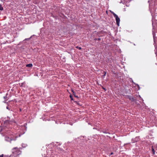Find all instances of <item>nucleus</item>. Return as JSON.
<instances>
[{
	"mask_svg": "<svg viewBox=\"0 0 157 157\" xmlns=\"http://www.w3.org/2000/svg\"><path fill=\"white\" fill-rule=\"evenodd\" d=\"M71 91L73 93H75V92L74 90H71Z\"/></svg>",
	"mask_w": 157,
	"mask_h": 157,
	"instance_id": "18",
	"label": "nucleus"
},
{
	"mask_svg": "<svg viewBox=\"0 0 157 157\" xmlns=\"http://www.w3.org/2000/svg\"><path fill=\"white\" fill-rule=\"evenodd\" d=\"M102 88L103 89H104L106 91V89L105 88H104V87H102Z\"/></svg>",
	"mask_w": 157,
	"mask_h": 157,
	"instance_id": "19",
	"label": "nucleus"
},
{
	"mask_svg": "<svg viewBox=\"0 0 157 157\" xmlns=\"http://www.w3.org/2000/svg\"><path fill=\"white\" fill-rule=\"evenodd\" d=\"M76 48L78 49L79 50H81L82 49V48L81 47H79L78 46H77L76 47Z\"/></svg>",
	"mask_w": 157,
	"mask_h": 157,
	"instance_id": "13",
	"label": "nucleus"
},
{
	"mask_svg": "<svg viewBox=\"0 0 157 157\" xmlns=\"http://www.w3.org/2000/svg\"><path fill=\"white\" fill-rule=\"evenodd\" d=\"M115 18L116 21V23L118 26H119V23L120 22V19L118 17L117 15L116 16L114 17Z\"/></svg>",
	"mask_w": 157,
	"mask_h": 157,
	"instance_id": "4",
	"label": "nucleus"
},
{
	"mask_svg": "<svg viewBox=\"0 0 157 157\" xmlns=\"http://www.w3.org/2000/svg\"><path fill=\"white\" fill-rule=\"evenodd\" d=\"M8 94H6V96H4V97H3V98H4V99H6V98H7V96L8 95Z\"/></svg>",
	"mask_w": 157,
	"mask_h": 157,
	"instance_id": "16",
	"label": "nucleus"
},
{
	"mask_svg": "<svg viewBox=\"0 0 157 157\" xmlns=\"http://www.w3.org/2000/svg\"><path fill=\"white\" fill-rule=\"evenodd\" d=\"M151 149H152V154L153 155H154L155 154V150L153 148V146H152L151 147Z\"/></svg>",
	"mask_w": 157,
	"mask_h": 157,
	"instance_id": "7",
	"label": "nucleus"
},
{
	"mask_svg": "<svg viewBox=\"0 0 157 157\" xmlns=\"http://www.w3.org/2000/svg\"><path fill=\"white\" fill-rule=\"evenodd\" d=\"M113 14V16L114 17H115L117 15L116 14L114 13L113 12H111Z\"/></svg>",
	"mask_w": 157,
	"mask_h": 157,
	"instance_id": "12",
	"label": "nucleus"
},
{
	"mask_svg": "<svg viewBox=\"0 0 157 157\" xmlns=\"http://www.w3.org/2000/svg\"><path fill=\"white\" fill-rule=\"evenodd\" d=\"M4 103H6V101H4Z\"/></svg>",
	"mask_w": 157,
	"mask_h": 157,
	"instance_id": "25",
	"label": "nucleus"
},
{
	"mask_svg": "<svg viewBox=\"0 0 157 157\" xmlns=\"http://www.w3.org/2000/svg\"><path fill=\"white\" fill-rule=\"evenodd\" d=\"M113 154V152H112L111 153V155H112Z\"/></svg>",
	"mask_w": 157,
	"mask_h": 157,
	"instance_id": "24",
	"label": "nucleus"
},
{
	"mask_svg": "<svg viewBox=\"0 0 157 157\" xmlns=\"http://www.w3.org/2000/svg\"><path fill=\"white\" fill-rule=\"evenodd\" d=\"M12 155L16 157H19L18 156L21 154V151L20 150L19 148L17 147H15L12 149Z\"/></svg>",
	"mask_w": 157,
	"mask_h": 157,
	"instance_id": "1",
	"label": "nucleus"
},
{
	"mask_svg": "<svg viewBox=\"0 0 157 157\" xmlns=\"http://www.w3.org/2000/svg\"><path fill=\"white\" fill-rule=\"evenodd\" d=\"M94 40H98V41H99L101 40L100 38H95L94 39Z\"/></svg>",
	"mask_w": 157,
	"mask_h": 157,
	"instance_id": "15",
	"label": "nucleus"
},
{
	"mask_svg": "<svg viewBox=\"0 0 157 157\" xmlns=\"http://www.w3.org/2000/svg\"><path fill=\"white\" fill-rule=\"evenodd\" d=\"M34 36V35H33V36H32L30 38H26L23 41H25V40H29L33 36Z\"/></svg>",
	"mask_w": 157,
	"mask_h": 157,
	"instance_id": "6",
	"label": "nucleus"
},
{
	"mask_svg": "<svg viewBox=\"0 0 157 157\" xmlns=\"http://www.w3.org/2000/svg\"><path fill=\"white\" fill-rule=\"evenodd\" d=\"M69 96H70V98L71 99V100H73V98L72 96H71V95H70Z\"/></svg>",
	"mask_w": 157,
	"mask_h": 157,
	"instance_id": "14",
	"label": "nucleus"
},
{
	"mask_svg": "<svg viewBox=\"0 0 157 157\" xmlns=\"http://www.w3.org/2000/svg\"><path fill=\"white\" fill-rule=\"evenodd\" d=\"M126 96L127 98H128L132 101L135 102L136 101V99L131 95H127Z\"/></svg>",
	"mask_w": 157,
	"mask_h": 157,
	"instance_id": "3",
	"label": "nucleus"
},
{
	"mask_svg": "<svg viewBox=\"0 0 157 157\" xmlns=\"http://www.w3.org/2000/svg\"><path fill=\"white\" fill-rule=\"evenodd\" d=\"M7 118H9V117H8Z\"/></svg>",
	"mask_w": 157,
	"mask_h": 157,
	"instance_id": "26",
	"label": "nucleus"
},
{
	"mask_svg": "<svg viewBox=\"0 0 157 157\" xmlns=\"http://www.w3.org/2000/svg\"><path fill=\"white\" fill-rule=\"evenodd\" d=\"M74 97L76 98H78V97L76 95H74Z\"/></svg>",
	"mask_w": 157,
	"mask_h": 157,
	"instance_id": "21",
	"label": "nucleus"
},
{
	"mask_svg": "<svg viewBox=\"0 0 157 157\" xmlns=\"http://www.w3.org/2000/svg\"><path fill=\"white\" fill-rule=\"evenodd\" d=\"M32 66L33 64L32 63H29L26 65V67H32Z\"/></svg>",
	"mask_w": 157,
	"mask_h": 157,
	"instance_id": "5",
	"label": "nucleus"
},
{
	"mask_svg": "<svg viewBox=\"0 0 157 157\" xmlns=\"http://www.w3.org/2000/svg\"><path fill=\"white\" fill-rule=\"evenodd\" d=\"M3 10V8L2 6L1 5H0V10Z\"/></svg>",
	"mask_w": 157,
	"mask_h": 157,
	"instance_id": "11",
	"label": "nucleus"
},
{
	"mask_svg": "<svg viewBox=\"0 0 157 157\" xmlns=\"http://www.w3.org/2000/svg\"><path fill=\"white\" fill-rule=\"evenodd\" d=\"M3 157V155L2 154L0 155V157Z\"/></svg>",
	"mask_w": 157,
	"mask_h": 157,
	"instance_id": "20",
	"label": "nucleus"
},
{
	"mask_svg": "<svg viewBox=\"0 0 157 157\" xmlns=\"http://www.w3.org/2000/svg\"><path fill=\"white\" fill-rule=\"evenodd\" d=\"M73 94L74 95H75V93H73Z\"/></svg>",
	"mask_w": 157,
	"mask_h": 157,
	"instance_id": "22",
	"label": "nucleus"
},
{
	"mask_svg": "<svg viewBox=\"0 0 157 157\" xmlns=\"http://www.w3.org/2000/svg\"><path fill=\"white\" fill-rule=\"evenodd\" d=\"M19 110H20V111H21V109H20Z\"/></svg>",
	"mask_w": 157,
	"mask_h": 157,
	"instance_id": "23",
	"label": "nucleus"
},
{
	"mask_svg": "<svg viewBox=\"0 0 157 157\" xmlns=\"http://www.w3.org/2000/svg\"><path fill=\"white\" fill-rule=\"evenodd\" d=\"M75 102V103L77 104L80 105V106H81L82 105L81 104H80L79 103V101H74Z\"/></svg>",
	"mask_w": 157,
	"mask_h": 157,
	"instance_id": "10",
	"label": "nucleus"
},
{
	"mask_svg": "<svg viewBox=\"0 0 157 157\" xmlns=\"http://www.w3.org/2000/svg\"><path fill=\"white\" fill-rule=\"evenodd\" d=\"M139 97L140 98V100L141 99L142 101H144L143 99L141 98V97H140V95H139Z\"/></svg>",
	"mask_w": 157,
	"mask_h": 157,
	"instance_id": "17",
	"label": "nucleus"
},
{
	"mask_svg": "<svg viewBox=\"0 0 157 157\" xmlns=\"http://www.w3.org/2000/svg\"><path fill=\"white\" fill-rule=\"evenodd\" d=\"M156 120H157V118H156Z\"/></svg>",
	"mask_w": 157,
	"mask_h": 157,
	"instance_id": "27",
	"label": "nucleus"
},
{
	"mask_svg": "<svg viewBox=\"0 0 157 157\" xmlns=\"http://www.w3.org/2000/svg\"><path fill=\"white\" fill-rule=\"evenodd\" d=\"M6 109H8L9 110H12V109H11V106H7L6 107Z\"/></svg>",
	"mask_w": 157,
	"mask_h": 157,
	"instance_id": "9",
	"label": "nucleus"
},
{
	"mask_svg": "<svg viewBox=\"0 0 157 157\" xmlns=\"http://www.w3.org/2000/svg\"><path fill=\"white\" fill-rule=\"evenodd\" d=\"M103 75H102V77L104 78H105V76L106 75V72L105 71H104L103 72Z\"/></svg>",
	"mask_w": 157,
	"mask_h": 157,
	"instance_id": "8",
	"label": "nucleus"
},
{
	"mask_svg": "<svg viewBox=\"0 0 157 157\" xmlns=\"http://www.w3.org/2000/svg\"><path fill=\"white\" fill-rule=\"evenodd\" d=\"M5 140L8 142H10L11 140H15L16 136L14 137L13 134H10L5 136Z\"/></svg>",
	"mask_w": 157,
	"mask_h": 157,
	"instance_id": "2",
	"label": "nucleus"
}]
</instances>
